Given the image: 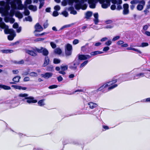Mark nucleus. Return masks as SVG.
<instances>
[{
	"instance_id": "obj_1",
	"label": "nucleus",
	"mask_w": 150,
	"mask_h": 150,
	"mask_svg": "<svg viewBox=\"0 0 150 150\" xmlns=\"http://www.w3.org/2000/svg\"><path fill=\"white\" fill-rule=\"evenodd\" d=\"M16 3L18 4L17 9L22 10L24 8V6L22 4L20 0H13L11 2H8L5 5V2L4 1H0V6H4V7L0 8V13L2 16H5L4 20L5 22L13 23L15 20L12 18L15 13V10L17 8Z\"/></svg>"
},
{
	"instance_id": "obj_2",
	"label": "nucleus",
	"mask_w": 150,
	"mask_h": 150,
	"mask_svg": "<svg viewBox=\"0 0 150 150\" xmlns=\"http://www.w3.org/2000/svg\"><path fill=\"white\" fill-rule=\"evenodd\" d=\"M111 0H88V2L89 7L91 8H95V3L99 1L101 4V6L103 8H106L110 5Z\"/></svg>"
},
{
	"instance_id": "obj_3",
	"label": "nucleus",
	"mask_w": 150,
	"mask_h": 150,
	"mask_svg": "<svg viewBox=\"0 0 150 150\" xmlns=\"http://www.w3.org/2000/svg\"><path fill=\"white\" fill-rule=\"evenodd\" d=\"M117 81L116 80L110 81L102 86L98 89V91H100L103 89L107 87H109L108 88L109 90L113 89L116 87L117 85V84H114Z\"/></svg>"
},
{
	"instance_id": "obj_4",
	"label": "nucleus",
	"mask_w": 150,
	"mask_h": 150,
	"mask_svg": "<svg viewBox=\"0 0 150 150\" xmlns=\"http://www.w3.org/2000/svg\"><path fill=\"white\" fill-rule=\"evenodd\" d=\"M4 33L6 34H10L8 36V39L9 40H13L14 37L16 36V34L12 29H9L8 28L4 30Z\"/></svg>"
},
{
	"instance_id": "obj_5",
	"label": "nucleus",
	"mask_w": 150,
	"mask_h": 150,
	"mask_svg": "<svg viewBox=\"0 0 150 150\" xmlns=\"http://www.w3.org/2000/svg\"><path fill=\"white\" fill-rule=\"evenodd\" d=\"M87 0H81L80 2L77 4L75 6V8L76 10H79L81 8L83 10H85L87 8V6L85 4H84L85 2H86Z\"/></svg>"
},
{
	"instance_id": "obj_6",
	"label": "nucleus",
	"mask_w": 150,
	"mask_h": 150,
	"mask_svg": "<svg viewBox=\"0 0 150 150\" xmlns=\"http://www.w3.org/2000/svg\"><path fill=\"white\" fill-rule=\"evenodd\" d=\"M35 30L34 31V33L35 36H40L44 34V33H42L41 34H38L37 32H40L41 31L43 30V28L39 24V23H37L35 26Z\"/></svg>"
},
{
	"instance_id": "obj_7",
	"label": "nucleus",
	"mask_w": 150,
	"mask_h": 150,
	"mask_svg": "<svg viewBox=\"0 0 150 150\" xmlns=\"http://www.w3.org/2000/svg\"><path fill=\"white\" fill-rule=\"evenodd\" d=\"M36 50L38 52H42L43 54L44 55L47 56L48 54V50L43 47H41L40 49H37Z\"/></svg>"
},
{
	"instance_id": "obj_8",
	"label": "nucleus",
	"mask_w": 150,
	"mask_h": 150,
	"mask_svg": "<svg viewBox=\"0 0 150 150\" xmlns=\"http://www.w3.org/2000/svg\"><path fill=\"white\" fill-rule=\"evenodd\" d=\"M91 58V56L88 54H79L78 56L79 59L81 60H85Z\"/></svg>"
},
{
	"instance_id": "obj_9",
	"label": "nucleus",
	"mask_w": 150,
	"mask_h": 150,
	"mask_svg": "<svg viewBox=\"0 0 150 150\" xmlns=\"http://www.w3.org/2000/svg\"><path fill=\"white\" fill-rule=\"evenodd\" d=\"M26 100H27L26 102L29 104L36 103L37 102V100L34 99V98L32 96H28Z\"/></svg>"
},
{
	"instance_id": "obj_10",
	"label": "nucleus",
	"mask_w": 150,
	"mask_h": 150,
	"mask_svg": "<svg viewBox=\"0 0 150 150\" xmlns=\"http://www.w3.org/2000/svg\"><path fill=\"white\" fill-rule=\"evenodd\" d=\"M123 14L124 15H127L129 13V5L128 4H125L123 5Z\"/></svg>"
},
{
	"instance_id": "obj_11",
	"label": "nucleus",
	"mask_w": 150,
	"mask_h": 150,
	"mask_svg": "<svg viewBox=\"0 0 150 150\" xmlns=\"http://www.w3.org/2000/svg\"><path fill=\"white\" fill-rule=\"evenodd\" d=\"M60 68L61 70L59 71V73L62 74L63 75H64L66 74L65 72L64 71H65L67 70L68 69V66L67 65L61 66L60 67Z\"/></svg>"
},
{
	"instance_id": "obj_12",
	"label": "nucleus",
	"mask_w": 150,
	"mask_h": 150,
	"mask_svg": "<svg viewBox=\"0 0 150 150\" xmlns=\"http://www.w3.org/2000/svg\"><path fill=\"white\" fill-rule=\"evenodd\" d=\"M53 75V73L51 72H46L44 74H41V76L46 79L51 77Z\"/></svg>"
},
{
	"instance_id": "obj_13",
	"label": "nucleus",
	"mask_w": 150,
	"mask_h": 150,
	"mask_svg": "<svg viewBox=\"0 0 150 150\" xmlns=\"http://www.w3.org/2000/svg\"><path fill=\"white\" fill-rule=\"evenodd\" d=\"M0 26L1 28L4 29V30L8 28V26L2 22V19L1 17H0Z\"/></svg>"
},
{
	"instance_id": "obj_14",
	"label": "nucleus",
	"mask_w": 150,
	"mask_h": 150,
	"mask_svg": "<svg viewBox=\"0 0 150 150\" xmlns=\"http://www.w3.org/2000/svg\"><path fill=\"white\" fill-rule=\"evenodd\" d=\"M138 3L136 0H133L130 2L131 5L130 6V8L132 10H133L135 8L136 5Z\"/></svg>"
},
{
	"instance_id": "obj_15",
	"label": "nucleus",
	"mask_w": 150,
	"mask_h": 150,
	"mask_svg": "<svg viewBox=\"0 0 150 150\" xmlns=\"http://www.w3.org/2000/svg\"><path fill=\"white\" fill-rule=\"evenodd\" d=\"M88 105L89 106V108L91 109H93L98 106V104H97L92 102L88 103Z\"/></svg>"
},
{
	"instance_id": "obj_16",
	"label": "nucleus",
	"mask_w": 150,
	"mask_h": 150,
	"mask_svg": "<svg viewBox=\"0 0 150 150\" xmlns=\"http://www.w3.org/2000/svg\"><path fill=\"white\" fill-rule=\"evenodd\" d=\"M11 87L15 89L18 90H25L27 88L26 87H22L21 86L18 85H12Z\"/></svg>"
},
{
	"instance_id": "obj_17",
	"label": "nucleus",
	"mask_w": 150,
	"mask_h": 150,
	"mask_svg": "<svg viewBox=\"0 0 150 150\" xmlns=\"http://www.w3.org/2000/svg\"><path fill=\"white\" fill-rule=\"evenodd\" d=\"M50 62V59L47 56H46L44 62L43 64V66L44 67H45Z\"/></svg>"
},
{
	"instance_id": "obj_18",
	"label": "nucleus",
	"mask_w": 150,
	"mask_h": 150,
	"mask_svg": "<svg viewBox=\"0 0 150 150\" xmlns=\"http://www.w3.org/2000/svg\"><path fill=\"white\" fill-rule=\"evenodd\" d=\"M18 97H22L24 98V99L22 100L24 101L25 100H26L28 96V95L26 93H20L18 95Z\"/></svg>"
},
{
	"instance_id": "obj_19",
	"label": "nucleus",
	"mask_w": 150,
	"mask_h": 150,
	"mask_svg": "<svg viewBox=\"0 0 150 150\" xmlns=\"http://www.w3.org/2000/svg\"><path fill=\"white\" fill-rule=\"evenodd\" d=\"M14 14H15V16L18 18H21L23 17L22 14L19 11H17L15 12V11Z\"/></svg>"
},
{
	"instance_id": "obj_20",
	"label": "nucleus",
	"mask_w": 150,
	"mask_h": 150,
	"mask_svg": "<svg viewBox=\"0 0 150 150\" xmlns=\"http://www.w3.org/2000/svg\"><path fill=\"white\" fill-rule=\"evenodd\" d=\"M27 53L33 56H35L37 55V54L35 51L28 50L27 51Z\"/></svg>"
},
{
	"instance_id": "obj_21",
	"label": "nucleus",
	"mask_w": 150,
	"mask_h": 150,
	"mask_svg": "<svg viewBox=\"0 0 150 150\" xmlns=\"http://www.w3.org/2000/svg\"><path fill=\"white\" fill-rule=\"evenodd\" d=\"M28 8L32 11H35L37 10V8L36 6H33L32 5H30L28 7Z\"/></svg>"
},
{
	"instance_id": "obj_22",
	"label": "nucleus",
	"mask_w": 150,
	"mask_h": 150,
	"mask_svg": "<svg viewBox=\"0 0 150 150\" xmlns=\"http://www.w3.org/2000/svg\"><path fill=\"white\" fill-rule=\"evenodd\" d=\"M93 16L95 18L94 20L95 23V24H97L98 22V13H96L94 14Z\"/></svg>"
},
{
	"instance_id": "obj_23",
	"label": "nucleus",
	"mask_w": 150,
	"mask_h": 150,
	"mask_svg": "<svg viewBox=\"0 0 150 150\" xmlns=\"http://www.w3.org/2000/svg\"><path fill=\"white\" fill-rule=\"evenodd\" d=\"M0 88H2L6 90H9L11 89L10 86L4 85L0 84Z\"/></svg>"
},
{
	"instance_id": "obj_24",
	"label": "nucleus",
	"mask_w": 150,
	"mask_h": 150,
	"mask_svg": "<svg viewBox=\"0 0 150 150\" xmlns=\"http://www.w3.org/2000/svg\"><path fill=\"white\" fill-rule=\"evenodd\" d=\"M103 53V52H102L97 51L91 52V55L92 56H94L97 54H102Z\"/></svg>"
},
{
	"instance_id": "obj_25",
	"label": "nucleus",
	"mask_w": 150,
	"mask_h": 150,
	"mask_svg": "<svg viewBox=\"0 0 150 150\" xmlns=\"http://www.w3.org/2000/svg\"><path fill=\"white\" fill-rule=\"evenodd\" d=\"M127 49L128 50H132L140 54L142 53L140 50L131 47H127Z\"/></svg>"
},
{
	"instance_id": "obj_26",
	"label": "nucleus",
	"mask_w": 150,
	"mask_h": 150,
	"mask_svg": "<svg viewBox=\"0 0 150 150\" xmlns=\"http://www.w3.org/2000/svg\"><path fill=\"white\" fill-rule=\"evenodd\" d=\"M1 52L4 53H11L13 52V50H1Z\"/></svg>"
},
{
	"instance_id": "obj_27",
	"label": "nucleus",
	"mask_w": 150,
	"mask_h": 150,
	"mask_svg": "<svg viewBox=\"0 0 150 150\" xmlns=\"http://www.w3.org/2000/svg\"><path fill=\"white\" fill-rule=\"evenodd\" d=\"M112 2L114 4H120L122 3V0H112Z\"/></svg>"
},
{
	"instance_id": "obj_28",
	"label": "nucleus",
	"mask_w": 150,
	"mask_h": 150,
	"mask_svg": "<svg viewBox=\"0 0 150 150\" xmlns=\"http://www.w3.org/2000/svg\"><path fill=\"white\" fill-rule=\"evenodd\" d=\"M54 53L58 54H60L62 52L61 49L59 48H57L54 50Z\"/></svg>"
},
{
	"instance_id": "obj_29",
	"label": "nucleus",
	"mask_w": 150,
	"mask_h": 150,
	"mask_svg": "<svg viewBox=\"0 0 150 150\" xmlns=\"http://www.w3.org/2000/svg\"><path fill=\"white\" fill-rule=\"evenodd\" d=\"M92 15V12L91 11H88L85 14L86 17L87 18H89Z\"/></svg>"
},
{
	"instance_id": "obj_30",
	"label": "nucleus",
	"mask_w": 150,
	"mask_h": 150,
	"mask_svg": "<svg viewBox=\"0 0 150 150\" xmlns=\"http://www.w3.org/2000/svg\"><path fill=\"white\" fill-rule=\"evenodd\" d=\"M21 79V77L20 76H16L14 77L13 79V81L16 82H18L19 81V80Z\"/></svg>"
},
{
	"instance_id": "obj_31",
	"label": "nucleus",
	"mask_w": 150,
	"mask_h": 150,
	"mask_svg": "<svg viewBox=\"0 0 150 150\" xmlns=\"http://www.w3.org/2000/svg\"><path fill=\"white\" fill-rule=\"evenodd\" d=\"M65 47L66 49V50L72 51V46L71 44L69 43L67 44L66 45Z\"/></svg>"
},
{
	"instance_id": "obj_32",
	"label": "nucleus",
	"mask_w": 150,
	"mask_h": 150,
	"mask_svg": "<svg viewBox=\"0 0 150 150\" xmlns=\"http://www.w3.org/2000/svg\"><path fill=\"white\" fill-rule=\"evenodd\" d=\"M70 69L73 70H75L77 69V67L76 66V64L74 63L73 65H71L69 67Z\"/></svg>"
},
{
	"instance_id": "obj_33",
	"label": "nucleus",
	"mask_w": 150,
	"mask_h": 150,
	"mask_svg": "<svg viewBox=\"0 0 150 150\" xmlns=\"http://www.w3.org/2000/svg\"><path fill=\"white\" fill-rule=\"evenodd\" d=\"M144 7L143 5L139 4L137 6V8L138 10L141 11L143 9Z\"/></svg>"
},
{
	"instance_id": "obj_34",
	"label": "nucleus",
	"mask_w": 150,
	"mask_h": 150,
	"mask_svg": "<svg viewBox=\"0 0 150 150\" xmlns=\"http://www.w3.org/2000/svg\"><path fill=\"white\" fill-rule=\"evenodd\" d=\"M44 100L43 99L39 100L38 103V105L40 106H42L44 105L45 103H44Z\"/></svg>"
},
{
	"instance_id": "obj_35",
	"label": "nucleus",
	"mask_w": 150,
	"mask_h": 150,
	"mask_svg": "<svg viewBox=\"0 0 150 150\" xmlns=\"http://www.w3.org/2000/svg\"><path fill=\"white\" fill-rule=\"evenodd\" d=\"M29 75L30 76L33 77H37L38 76L37 74L35 72H31L29 74Z\"/></svg>"
},
{
	"instance_id": "obj_36",
	"label": "nucleus",
	"mask_w": 150,
	"mask_h": 150,
	"mask_svg": "<svg viewBox=\"0 0 150 150\" xmlns=\"http://www.w3.org/2000/svg\"><path fill=\"white\" fill-rule=\"evenodd\" d=\"M31 3V0H26L24 2V5L26 6L28 4H30Z\"/></svg>"
},
{
	"instance_id": "obj_37",
	"label": "nucleus",
	"mask_w": 150,
	"mask_h": 150,
	"mask_svg": "<svg viewBox=\"0 0 150 150\" xmlns=\"http://www.w3.org/2000/svg\"><path fill=\"white\" fill-rule=\"evenodd\" d=\"M88 61L87 60L84 61L83 63L81 64L80 65V67L81 68L85 66L88 63Z\"/></svg>"
},
{
	"instance_id": "obj_38",
	"label": "nucleus",
	"mask_w": 150,
	"mask_h": 150,
	"mask_svg": "<svg viewBox=\"0 0 150 150\" xmlns=\"http://www.w3.org/2000/svg\"><path fill=\"white\" fill-rule=\"evenodd\" d=\"M25 20L27 21H29L30 22H31L32 21V18L30 16L26 17L25 18Z\"/></svg>"
},
{
	"instance_id": "obj_39",
	"label": "nucleus",
	"mask_w": 150,
	"mask_h": 150,
	"mask_svg": "<svg viewBox=\"0 0 150 150\" xmlns=\"http://www.w3.org/2000/svg\"><path fill=\"white\" fill-rule=\"evenodd\" d=\"M72 53L71 50H65V54L67 56L70 55Z\"/></svg>"
},
{
	"instance_id": "obj_40",
	"label": "nucleus",
	"mask_w": 150,
	"mask_h": 150,
	"mask_svg": "<svg viewBox=\"0 0 150 150\" xmlns=\"http://www.w3.org/2000/svg\"><path fill=\"white\" fill-rule=\"evenodd\" d=\"M60 62V59H54L53 60V62L54 64H57L59 63Z\"/></svg>"
},
{
	"instance_id": "obj_41",
	"label": "nucleus",
	"mask_w": 150,
	"mask_h": 150,
	"mask_svg": "<svg viewBox=\"0 0 150 150\" xmlns=\"http://www.w3.org/2000/svg\"><path fill=\"white\" fill-rule=\"evenodd\" d=\"M112 41L110 40H108L105 43V45L107 46H109L112 44Z\"/></svg>"
},
{
	"instance_id": "obj_42",
	"label": "nucleus",
	"mask_w": 150,
	"mask_h": 150,
	"mask_svg": "<svg viewBox=\"0 0 150 150\" xmlns=\"http://www.w3.org/2000/svg\"><path fill=\"white\" fill-rule=\"evenodd\" d=\"M71 25L70 24L66 25H64L60 28V30H62L64 28L69 27H70L71 26Z\"/></svg>"
},
{
	"instance_id": "obj_43",
	"label": "nucleus",
	"mask_w": 150,
	"mask_h": 150,
	"mask_svg": "<svg viewBox=\"0 0 150 150\" xmlns=\"http://www.w3.org/2000/svg\"><path fill=\"white\" fill-rule=\"evenodd\" d=\"M74 2L76 3V5L77 4L79 3V2H80V1H79V0H70V2L72 4ZM76 6V5H75V6Z\"/></svg>"
},
{
	"instance_id": "obj_44",
	"label": "nucleus",
	"mask_w": 150,
	"mask_h": 150,
	"mask_svg": "<svg viewBox=\"0 0 150 150\" xmlns=\"http://www.w3.org/2000/svg\"><path fill=\"white\" fill-rule=\"evenodd\" d=\"M59 15V13L58 12L56 11H53L52 13V16L54 17H56L58 16Z\"/></svg>"
},
{
	"instance_id": "obj_45",
	"label": "nucleus",
	"mask_w": 150,
	"mask_h": 150,
	"mask_svg": "<svg viewBox=\"0 0 150 150\" xmlns=\"http://www.w3.org/2000/svg\"><path fill=\"white\" fill-rule=\"evenodd\" d=\"M62 14L65 17L68 16V12L66 11H64L62 13Z\"/></svg>"
},
{
	"instance_id": "obj_46",
	"label": "nucleus",
	"mask_w": 150,
	"mask_h": 150,
	"mask_svg": "<svg viewBox=\"0 0 150 150\" xmlns=\"http://www.w3.org/2000/svg\"><path fill=\"white\" fill-rule=\"evenodd\" d=\"M148 45V44L146 42H143L141 44V45L140 47H144L147 46Z\"/></svg>"
},
{
	"instance_id": "obj_47",
	"label": "nucleus",
	"mask_w": 150,
	"mask_h": 150,
	"mask_svg": "<svg viewBox=\"0 0 150 150\" xmlns=\"http://www.w3.org/2000/svg\"><path fill=\"white\" fill-rule=\"evenodd\" d=\"M24 14L26 16L30 14V12L28 10L25 8V11L24 12Z\"/></svg>"
},
{
	"instance_id": "obj_48",
	"label": "nucleus",
	"mask_w": 150,
	"mask_h": 150,
	"mask_svg": "<svg viewBox=\"0 0 150 150\" xmlns=\"http://www.w3.org/2000/svg\"><path fill=\"white\" fill-rule=\"evenodd\" d=\"M54 9L56 11H59L60 9V7L59 5H57L55 6L54 8Z\"/></svg>"
},
{
	"instance_id": "obj_49",
	"label": "nucleus",
	"mask_w": 150,
	"mask_h": 150,
	"mask_svg": "<svg viewBox=\"0 0 150 150\" xmlns=\"http://www.w3.org/2000/svg\"><path fill=\"white\" fill-rule=\"evenodd\" d=\"M46 70L48 71H53V68L52 67H47Z\"/></svg>"
},
{
	"instance_id": "obj_50",
	"label": "nucleus",
	"mask_w": 150,
	"mask_h": 150,
	"mask_svg": "<svg viewBox=\"0 0 150 150\" xmlns=\"http://www.w3.org/2000/svg\"><path fill=\"white\" fill-rule=\"evenodd\" d=\"M57 87H58V86L57 85H52L51 86H50L48 87V88L49 89H53V88H57Z\"/></svg>"
},
{
	"instance_id": "obj_51",
	"label": "nucleus",
	"mask_w": 150,
	"mask_h": 150,
	"mask_svg": "<svg viewBox=\"0 0 150 150\" xmlns=\"http://www.w3.org/2000/svg\"><path fill=\"white\" fill-rule=\"evenodd\" d=\"M120 38V37L119 36H117L114 37L112 39V41H115L118 39H119Z\"/></svg>"
},
{
	"instance_id": "obj_52",
	"label": "nucleus",
	"mask_w": 150,
	"mask_h": 150,
	"mask_svg": "<svg viewBox=\"0 0 150 150\" xmlns=\"http://www.w3.org/2000/svg\"><path fill=\"white\" fill-rule=\"evenodd\" d=\"M79 42V40L78 39H76L73 41V43L74 45H75L78 43Z\"/></svg>"
},
{
	"instance_id": "obj_53",
	"label": "nucleus",
	"mask_w": 150,
	"mask_h": 150,
	"mask_svg": "<svg viewBox=\"0 0 150 150\" xmlns=\"http://www.w3.org/2000/svg\"><path fill=\"white\" fill-rule=\"evenodd\" d=\"M50 45L53 48H54L56 47V45L54 42H50Z\"/></svg>"
},
{
	"instance_id": "obj_54",
	"label": "nucleus",
	"mask_w": 150,
	"mask_h": 150,
	"mask_svg": "<svg viewBox=\"0 0 150 150\" xmlns=\"http://www.w3.org/2000/svg\"><path fill=\"white\" fill-rule=\"evenodd\" d=\"M139 2V3L140 4L143 5L144 6L145 5V1L144 0H142L141 1H140Z\"/></svg>"
},
{
	"instance_id": "obj_55",
	"label": "nucleus",
	"mask_w": 150,
	"mask_h": 150,
	"mask_svg": "<svg viewBox=\"0 0 150 150\" xmlns=\"http://www.w3.org/2000/svg\"><path fill=\"white\" fill-rule=\"evenodd\" d=\"M110 49L107 46L105 47L103 49V51L104 52H107Z\"/></svg>"
},
{
	"instance_id": "obj_56",
	"label": "nucleus",
	"mask_w": 150,
	"mask_h": 150,
	"mask_svg": "<svg viewBox=\"0 0 150 150\" xmlns=\"http://www.w3.org/2000/svg\"><path fill=\"white\" fill-rule=\"evenodd\" d=\"M124 43V42L122 40H120L117 42V44L118 45H122Z\"/></svg>"
},
{
	"instance_id": "obj_57",
	"label": "nucleus",
	"mask_w": 150,
	"mask_h": 150,
	"mask_svg": "<svg viewBox=\"0 0 150 150\" xmlns=\"http://www.w3.org/2000/svg\"><path fill=\"white\" fill-rule=\"evenodd\" d=\"M148 27L149 26L148 25H145L143 26V30H146L148 29Z\"/></svg>"
},
{
	"instance_id": "obj_58",
	"label": "nucleus",
	"mask_w": 150,
	"mask_h": 150,
	"mask_svg": "<svg viewBox=\"0 0 150 150\" xmlns=\"http://www.w3.org/2000/svg\"><path fill=\"white\" fill-rule=\"evenodd\" d=\"M57 79L59 81H61L63 79V78L61 76L58 77H57Z\"/></svg>"
},
{
	"instance_id": "obj_59",
	"label": "nucleus",
	"mask_w": 150,
	"mask_h": 150,
	"mask_svg": "<svg viewBox=\"0 0 150 150\" xmlns=\"http://www.w3.org/2000/svg\"><path fill=\"white\" fill-rule=\"evenodd\" d=\"M70 13L74 15H76L77 14V12L76 11L74 10H73L71 11Z\"/></svg>"
},
{
	"instance_id": "obj_60",
	"label": "nucleus",
	"mask_w": 150,
	"mask_h": 150,
	"mask_svg": "<svg viewBox=\"0 0 150 150\" xmlns=\"http://www.w3.org/2000/svg\"><path fill=\"white\" fill-rule=\"evenodd\" d=\"M18 24L16 23H14L13 25V27L14 28H18Z\"/></svg>"
},
{
	"instance_id": "obj_61",
	"label": "nucleus",
	"mask_w": 150,
	"mask_h": 150,
	"mask_svg": "<svg viewBox=\"0 0 150 150\" xmlns=\"http://www.w3.org/2000/svg\"><path fill=\"white\" fill-rule=\"evenodd\" d=\"M44 4V2H40V6L39 7V8H41L43 6Z\"/></svg>"
},
{
	"instance_id": "obj_62",
	"label": "nucleus",
	"mask_w": 150,
	"mask_h": 150,
	"mask_svg": "<svg viewBox=\"0 0 150 150\" xmlns=\"http://www.w3.org/2000/svg\"><path fill=\"white\" fill-rule=\"evenodd\" d=\"M110 8L112 10H114L116 8V6L114 5H112L111 6Z\"/></svg>"
},
{
	"instance_id": "obj_63",
	"label": "nucleus",
	"mask_w": 150,
	"mask_h": 150,
	"mask_svg": "<svg viewBox=\"0 0 150 150\" xmlns=\"http://www.w3.org/2000/svg\"><path fill=\"white\" fill-rule=\"evenodd\" d=\"M29 80L30 78L29 77H26L24 78L23 80L24 81H29Z\"/></svg>"
},
{
	"instance_id": "obj_64",
	"label": "nucleus",
	"mask_w": 150,
	"mask_h": 150,
	"mask_svg": "<svg viewBox=\"0 0 150 150\" xmlns=\"http://www.w3.org/2000/svg\"><path fill=\"white\" fill-rule=\"evenodd\" d=\"M149 8H147V9H146L145 10H144V12L145 14V15H147V13H148L149 12V11L148 10V9Z\"/></svg>"
}]
</instances>
